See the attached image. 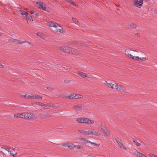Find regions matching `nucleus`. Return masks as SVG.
Here are the masks:
<instances>
[{
    "mask_svg": "<svg viewBox=\"0 0 157 157\" xmlns=\"http://www.w3.org/2000/svg\"><path fill=\"white\" fill-rule=\"evenodd\" d=\"M73 107L77 112H86L87 110L86 106L84 105H75L73 106Z\"/></svg>",
    "mask_w": 157,
    "mask_h": 157,
    "instance_id": "f257e3e1",
    "label": "nucleus"
},
{
    "mask_svg": "<svg viewBox=\"0 0 157 157\" xmlns=\"http://www.w3.org/2000/svg\"><path fill=\"white\" fill-rule=\"evenodd\" d=\"M113 89L116 90L117 91L122 92H127V90L125 87L122 85H118L116 83L114 84V86Z\"/></svg>",
    "mask_w": 157,
    "mask_h": 157,
    "instance_id": "f03ea898",
    "label": "nucleus"
},
{
    "mask_svg": "<svg viewBox=\"0 0 157 157\" xmlns=\"http://www.w3.org/2000/svg\"><path fill=\"white\" fill-rule=\"evenodd\" d=\"M25 117L26 119H33L34 120L36 118L37 116L36 114H33L31 113H24Z\"/></svg>",
    "mask_w": 157,
    "mask_h": 157,
    "instance_id": "7ed1b4c3",
    "label": "nucleus"
},
{
    "mask_svg": "<svg viewBox=\"0 0 157 157\" xmlns=\"http://www.w3.org/2000/svg\"><path fill=\"white\" fill-rule=\"evenodd\" d=\"M36 5L39 8L45 11H48V8L46 7V5L44 2L39 1L36 2Z\"/></svg>",
    "mask_w": 157,
    "mask_h": 157,
    "instance_id": "20e7f679",
    "label": "nucleus"
},
{
    "mask_svg": "<svg viewBox=\"0 0 157 157\" xmlns=\"http://www.w3.org/2000/svg\"><path fill=\"white\" fill-rule=\"evenodd\" d=\"M131 51H133L134 52H137L138 51L136 50H131L129 49H126L125 50V54L128 57L132 59H134L135 57V56H133L132 55H131L130 53V52Z\"/></svg>",
    "mask_w": 157,
    "mask_h": 157,
    "instance_id": "39448f33",
    "label": "nucleus"
},
{
    "mask_svg": "<svg viewBox=\"0 0 157 157\" xmlns=\"http://www.w3.org/2000/svg\"><path fill=\"white\" fill-rule=\"evenodd\" d=\"M100 127L101 128V130L105 135L107 136H108L109 135L110 133L109 130L106 128L104 124H101L100 125Z\"/></svg>",
    "mask_w": 157,
    "mask_h": 157,
    "instance_id": "423d86ee",
    "label": "nucleus"
},
{
    "mask_svg": "<svg viewBox=\"0 0 157 157\" xmlns=\"http://www.w3.org/2000/svg\"><path fill=\"white\" fill-rule=\"evenodd\" d=\"M83 123L88 125H90L93 124L94 121V120H91L89 118L84 117Z\"/></svg>",
    "mask_w": 157,
    "mask_h": 157,
    "instance_id": "0eeeda50",
    "label": "nucleus"
},
{
    "mask_svg": "<svg viewBox=\"0 0 157 157\" xmlns=\"http://www.w3.org/2000/svg\"><path fill=\"white\" fill-rule=\"evenodd\" d=\"M40 106L43 108H44L46 109H49L52 107H54V106L53 104L52 105L50 103L48 104H44L43 103H41V105Z\"/></svg>",
    "mask_w": 157,
    "mask_h": 157,
    "instance_id": "6e6552de",
    "label": "nucleus"
},
{
    "mask_svg": "<svg viewBox=\"0 0 157 157\" xmlns=\"http://www.w3.org/2000/svg\"><path fill=\"white\" fill-rule=\"evenodd\" d=\"M143 4V1L142 0H137L135 1L134 5L139 8H140Z\"/></svg>",
    "mask_w": 157,
    "mask_h": 157,
    "instance_id": "1a4fd4ad",
    "label": "nucleus"
},
{
    "mask_svg": "<svg viewBox=\"0 0 157 157\" xmlns=\"http://www.w3.org/2000/svg\"><path fill=\"white\" fill-rule=\"evenodd\" d=\"M56 31L57 32L62 33L65 32L63 30V28L58 24L57 26V29H56Z\"/></svg>",
    "mask_w": 157,
    "mask_h": 157,
    "instance_id": "9d476101",
    "label": "nucleus"
},
{
    "mask_svg": "<svg viewBox=\"0 0 157 157\" xmlns=\"http://www.w3.org/2000/svg\"><path fill=\"white\" fill-rule=\"evenodd\" d=\"M24 113H16L14 115V117H15L18 118H24L25 116Z\"/></svg>",
    "mask_w": 157,
    "mask_h": 157,
    "instance_id": "9b49d317",
    "label": "nucleus"
},
{
    "mask_svg": "<svg viewBox=\"0 0 157 157\" xmlns=\"http://www.w3.org/2000/svg\"><path fill=\"white\" fill-rule=\"evenodd\" d=\"M78 74L80 75L82 77L88 78H89L88 75L87 74L81 72H78L77 73Z\"/></svg>",
    "mask_w": 157,
    "mask_h": 157,
    "instance_id": "f8f14e48",
    "label": "nucleus"
},
{
    "mask_svg": "<svg viewBox=\"0 0 157 157\" xmlns=\"http://www.w3.org/2000/svg\"><path fill=\"white\" fill-rule=\"evenodd\" d=\"M1 148L2 149H4L5 150L7 151L8 152H10V153L11 152V148L10 147H7L6 146H2L1 147Z\"/></svg>",
    "mask_w": 157,
    "mask_h": 157,
    "instance_id": "ddd939ff",
    "label": "nucleus"
},
{
    "mask_svg": "<svg viewBox=\"0 0 157 157\" xmlns=\"http://www.w3.org/2000/svg\"><path fill=\"white\" fill-rule=\"evenodd\" d=\"M12 41L13 42H14L16 44H22L23 43H25L26 42V41H21L20 40H17L16 39H12V40H11V41Z\"/></svg>",
    "mask_w": 157,
    "mask_h": 157,
    "instance_id": "4468645a",
    "label": "nucleus"
},
{
    "mask_svg": "<svg viewBox=\"0 0 157 157\" xmlns=\"http://www.w3.org/2000/svg\"><path fill=\"white\" fill-rule=\"evenodd\" d=\"M104 84L109 87L113 89L114 84H113L111 83H109L107 81H105Z\"/></svg>",
    "mask_w": 157,
    "mask_h": 157,
    "instance_id": "2eb2a0df",
    "label": "nucleus"
},
{
    "mask_svg": "<svg viewBox=\"0 0 157 157\" xmlns=\"http://www.w3.org/2000/svg\"><path fill=\"white\" fill-rule=\"evenodd\" d=\"M132 140L135 144L137 146H140L141 145V141L139 140L138 141L135 139H133Z\"/></svg>",
    "mask_w": 157,
    "mask_h": 157,
    "instance_id": "dca6fc26",
    "label": "nucleus"
},
{
    "mask_svg": "<svg viewBox=\"0 0 157 157\" xmlns=\"http://www.w3.org/2000/svg\"><path fill=\"white\" fill-rule=\"evenodd\" d=\"M48 25L51 27H54L57 29V26L58 25V24L54 23V22H50L48 23Z\"/></svg>",
    "mask_w": 157,
    "mask_h": 157,
    "instance_id": "f3484780",
    "label": "nucleus"
},
{
    "mask_svg": "<svg viewBox=\"0 0 157 157\" xmlns=\"http://www.w3.org/2000/svg\"><path fill=\"white\" fill-rule=\"evenodd\" d=\"M65 52L66 53H69L71 54V53H73V52H71L72 48L69 47H65Z\"/></svg>",
    "mask_w": 157,
    "mask_h": 157,
    "instance_id": "a211bd4d",
    "label": "nucleus"
},
{
    "mask_svg": "<svg viewBox=\"0 0 157 157\" xmlns=\"http://www.w3.org/2000/svg\"><path fill=\"white\" fill-rule=\"evenodd\" d=\"M84 117H80L77 118L76 119V121L79 123L83 124L84 121Z\"/></svg>",
    "mask_w": 157,
    "mask_h": 157,
    "instance_id": "6ab92c4d",
    "label": "nucleus"
},
{
    "mask_svg": "<svg viewBox=\"0 0 157 157\" xmlns=\"http://www.w3.org/2000/svg\"><path fill=\"white\" fill-rule=\"evenodd\" d=\"M81 142L83 144H86L87 143H89V140L87 139L84 138H81L80 139Z\"/></svg>",
    "mask_w": 157,
    "mask_h": 157,
    "instance_id": "aec40b11",
    "label": "nucleus"
},
{
    "mask_svg": "<svg viewBox=\"0 0 157 157\" xmlns=\"http://www.w3.org/2000/svg\"><path fill=\"white\" fill-rule=\"evenodd\" d=\"M134 59L138 61H144L146 60V59L144 57L141 58L137 56H135Z\"/></svg>",
    "mask_w": 157,
    "mask_h": 157,
    "instance_id": "412c9836",
    "label": "nucleus"
},
{
    "mask_svg": "<svg viewBox=\"0 0 157 157\" xmlns=\"http://www.w3.org/2000/svg\"><path fill=\"white\" fill-rule=\"evenodd\" d=\"M68 144L67 147H68V148L71 149H72L73 148L75 147L76 145L73 144H72L71 143L69 142H68Z\"/></svg>",
    "mask_w": 157,
    "mask_h": 157,
    "instance_id": "4be33fe9",
    "label": "nucleus"
},
{
    "mask_svg": "<svg viewBox=\"0 0 157 157\" xmlns=\"http://www.w3.org/2000/svg\"><path fill=\"white\" fill-rule=\"evenodd\" d=\"M19 96L22 98H25L26 99H31V95H29L27 94L25 95H20Z\"/></svg>",
    "mask_w": 157,
    "mask_h": 157,
    "instance_id": "5701e85b",
    "label": "nucleus"
},
{
    "mask_svg": "<svg viewBox=\"0 0 157 157\" xmlns=\"http://www.w3.org/2000/svg\"><path fill=\"white\" fill-rule=\"evenodd\" d=\"M74 97H75V94H71L70 95H68L66 96L65 97L66 98H69V99H74Z\"/></svg>",
    "mask_w": 157,
    "mask_h": 157,
    "instance_id": "b1692460",
    "label": "nucleus"
},
{
    "mask_svg": "<svg viewBox=\"0 0 157 157\" xmlns=\"http://www.w3.org/2000/svg\"><path fill=\"white\" fill-rule=\"evenodd\" d=\"M93 135H94L95 136H98L101 135V134L99 130H96L95 131L94 130Z\"/></svg>",
    "mask_w": 157,
    "mask_h": 157,
    "instance_id": "393cba45",
    "label": "nucleus"
},
{
    "mask_svg": "<svg viewBox=\"0 0 157 157\" xmlns=\"http://www.w3.org/2000/svg\"><path fill=\"white\" fill-rule=\"evenodd\" d=\"M20 12L21 13L20 14L24 17H25H25L28 14L27 12L21 10H20Z\"/></svg>",
    "mask_w": 157,
    "mask_h": 157,
    "instance_id": "a878e982",
    "label": "nucleus"
},
{
    "mask_svg": "<svg viewBox=\"0 0 157 157\" xmlns=\"http://www.w3.org/2000/svg\"><path fill=\"white\" fill-rule=\"evenodd\" d=\"M82 98L83 96L81 95L75 94L74 99Z\"/></svg>",
    "mask_w": 157,
    "mask_h": 157,
    "instance_id": "bb28decb",
    "label": "nucleus"
},
{
    "mask_svg": "<svg viewBox=\"0 0 157 157\" xmlns=\"http://www.w3.org/2000/svg\"><path fill=\"white\" fill-rule=\"evenodd\" d=\"M75 147H76L77 149H82V150L85 149L84 147L83 146L80 145H76Z\"/></svg>",
    "mask_w": 157,
    "mask_h": 157,
    "instance_id": "cd10ccee",
    "label": "nucleus"
},
{
    "mask_svg": "<svg viewBox=\"0 0 157 157\" xmlns=\"http://www.w3.org/2000/svg\"><path fill=\"white\" fill-rule=\"evenodd\" d=\"M25 17H26V19H28V20H29V21H33V20L32 19V17L30 15H28L25 16Z\"/></svg>",
    "mask_w": 157,
    "mask_h": 157,
    "instance_id": "c85d7f7f",
    "label": "nucleus"
},
{
    "mask_svg": "<svg viewBox=\"0 0 157 157\" xmlns=\"http://www.w3.org/2000/svg\"><path fill=\"white\" fill-rule=\"evenodd\" d=\"M134 154L137 157H141L143 154L142 153L139 152H135Z\"/></svg>",
    "mask_w": 157,
    "mask_h": 157,
    "instance_id": "c756f323",
    "label": "nucleus"
},
{
    "mask_svg": "<svg viewBox=\"0 0 157 157\" xmlns=\"http://www.w3.org/2000/svg\"><path fill=\"white\" fill-rule=\"evenodd\" d=\"M72 19L75 23L77 24L78 25H79V21L78 20H77L76 19L73 17H72Z\"/></svg>",
    "mask_w": 157,
    "mask_h": 157,
    "instance_id": "7c9ffc66",
    "label": "nucleus"
},
{
    "mask_svg": "<svg viewBox=\"0 0 157 157\" xmlns=\"http://www.w3.org/2000/svg\"><path fill=\"white\" fill-rule=\"evenodd\" d=\"M36 35L42 38H44V34H43L42 33H36Z\"/></svg>",
    "mask_w": 157,
    "mask_h": 157,
    "instance_id": "2f4dec72",
    "label": "nucleus"
},
{
    "mask_svg": "<svg viewBox=\"0 0 157 157\" xmlns=\"http://www.w3.org/2000/svg\"><path fill=\"white\" fill-rule=\"evenodd\" d=\"M71 52H73V53H71V54H77L78 53V51L76 49L74 50L72 48L71 49Z\"/></svg>",
    "mask_w": 157,
    "mask_h": 157,
    "instance_id": "473e14b6",
    "label": "nucleus"
},
{
    "mask_svg": "<svg viewBox=\"0 0 157 157\" xmlns=\"http://www.w3.org/2000/svg\"><path fill=\"white\" fill-rule=\"evenodd\" d=\"M129 26L130 27L135 28L136 27V24H129Z\"/></svg>",
    "mask_w": 157,
    "mask_h": 157,
    "instance_id": "72a5a7b5",
    "label": "nucleus"
},
{
    "mask_svg": "<svg viewBox=\"0 0 157 157\" xmlns=\"http://www.w3.org/2000/svg\"><path fill=\"white\" fill-rule=\"evenodd\" d=\"M117 143L119 146L120 147L123 144L121 140H118L117 141Z\"/></svg>",
    "mask_w": 157,
    "mask_h": 157,
    "instance_id": "f704fd0d",
    "label": "nucleus"
},
{
    "mask_svg": "<svg viewBox=\"0 0 157 157\" xmlns=\"http://www.w3.org/2000/svg\"><path fill=\"white\" fill-rule=\"evenodd\" d=\"M38 98V95H32L31 99H37Z\"/></svg>",
    "mask_w": 157,
    "mask_h": 157,
    "instance_id": "c9c22d12",
    "label": "nucleus"
},
{
    "mask_svg": "<svg viewBox=\"0 0 157 157\" xmlns=\"http://www.w3.org/2000/svg\"><path fill=\"white\" fill-rule=\"evenodd\" d=\"M68 142L67 143H62L61 144V145L65 147H67L68 144Z\"/></svg>",
    "mask_w": 157,
    "mask_h": 157,
    "instance_id": "e433bc0d",
    "label": "nucleus"
},
{
    "mask_svg": "<svg viewBox=\"0 0 157 157\" xmlns=\"http://www.w3.org/2000/svg\"><path fill=\"white\" fill-rule=\"evenodd\" d=\"M65 47H60L59 49L61 51H62L63 52H65Z\"/></svg>",
    "mask_w": 157,
    "mask_h": 157,
    "instance_id": "4c0bfd02",
    "label": "nucleus"
},
{
    "mask_svg": "<svg viewBox=\"0 0 157 157\" xmlns=\"http://www.w3.org/2000/svg\"><path fill=\"white\" fill-rule=\"evenodd\" d=\"M94 130H93L92 131L89 130L88 131V133H89V135H92L94 134Z\"/></svg>",
    "mask_w": 157,
    "mask_h": 157,
    "instance_id": "58836bf2",
    "label": "nucleus"
},
{
    "mask_svg": "<svg viewBox=\"0 0 157 157\" xmlns=\"http://www.w3.org/2000/svg\"><path fill=\"white\" fill-rule=\"evenodd\" d=\"M89 143L91 144L92 145H94L95 146H99V144L98 145L97 144H96L95 143H93V142H91V141H89Z\"/></svg>",
    "mask_w": 157,
    "mask_h": 157,
    "instance_id": "ea45409f",
    "label": "nucleus"
},
{
    "mask_svg": "<svg viewBox=\"0 0 157 157\" xmlns=\"http://www.w3.org/2000/svg\"><path fill=\"white\" fill-rule=\"evenodd\" d=\"M120 147L123 150H124V151L126 150V147L124 146L123 144Z\"/></svg>",
    "mask_w": 157,
    "mask_h": 157,
    "instance_id": "a19ab883",
    "label": "nucleus"
},
{
    "mask_svg": "<svg viewBox=\"0 0 157 157\" xmlns=\"http://www.w3.org/2000/svg\"><path fill=\"white\" fill-rule=\"evenodd\" d=\"M51 115L50 113H47L44 115V117H51Z\"/></svg>",
    "mask_w": 157,
    "mask_h": 157,
    "instance_id": "79ce46f5",
    "label": "nucleus"
},
{
    "mask_svg": "<svg viewBox=\"0 0 157 157\" xmlns=\"http://www.w3.org/2000/svg\"><path fill=\"white\" fill-rule=\"evenodd\" d=\"M78 132L81 133L82 134L84 135V132H85V131H84L83 130H78Z\"/></svg>",
    "mask_w": 157,
    "mask_h": 157,
    "instance_id": "37998d69",
    "label": "nucleus"
},
{
    "mask_svg": "<svg viewBox=\"0 0 157 157\" xmlns=\"http://www.w3.org/2000/svg\"><path fill=\"white\" fill-rule=\"evenodd\" d=\"M149 155L151 157H157V156L151 153L149 154Z\"/></svg>",
    "mask_w": 157,
    "mask_h": 157,
    "instance_id": "c03bdc74",
    "label": "nucleus"
},
{
    "mask_svg": "<svg viewBox=\"0 0 157 157\" xmlns=\"http://www.w3.org/2000/svg\"><path fill=\"white\" fill-rule=\"evenodd\" d=\"M10 154L11 156H12L13 157H15L16 156V155H17V153H16L15 154H13V153H12L11 152L10 153Z\"/></svg>",
    "mask_w": 157,
    "mask_h": 157,
    "instance_id": "a18cd8bd",
    "label": "nucleus"
},
{
    "mask_svg": "<svg viewBox=\"0 0 157 157\" xmlns=\"http://www.w3.org/2000/svg\"><path fill=\"white\" fill-rule=\"evenodd\" d=\"M88 131H85L84 135L85 136H88L89 133H88Z\"/></svg>",
    "mask_w": 157,
    "mask_h": 157,
    "instance_id": "49530a36",
    "label": "nucleus"
},
{
    "mask_svg": "<svg viewBox=\"0 0 157 157\" xmlns=\"http://www.w3.org/2000/svg\"><path fill=\"white\" fill-rule=\"evenodd\" d=\"M71 4H72L73 6L77 7L78 6L74 2H73L71 3Z\"/></svg>",
    "mask_w": 157,
    "mask_h": 157,
    "instance_id": "de8ad7c7",
    "label": "nucleus"
},
{
    "mask_svg": "<svg viewBox=\"0 0 157 157\" xmlns=\"http://www.w3.org/2000/svg\"><path fill=\"white\" fill-rule=\"evenodd\" d=\"M66 1L68 3H71V4L73 2L71 0H66Z\"/></svg>",
    "mask_w": 157,
    "mask_h": 157,
    "instance_id": "09e8293b",
    "label": "nucleus"
},
{
    "mask_svg": "<svg viewBox=\"0 0 157 157\" xmlns=\"http://www.w3.org/2000/svg\"><path fill=\"white\" fill-rule=\"evenodd\" d=\"M35 104H36L37 105H39L40 106V105H41V103H40L38 102H36Z\"/></svg>",
    "mask_w": 157,
    "mask_h": 157,
    "instance_id": "8fccbe9b",
    "label": "nucleus"
},
{
    "mask_svg": "<svg viewBox=\"0 0 157 157\" xmlns=\"http://www.w3.org/2000/svg\"><path fill=\"white\" fill-rule=\"evenodd\" d=\"M31 14H33L34 13V12L33 11H31L29 12Z\"/></svg>",
    "mask_w": 157,
    "mask_h": 157,
    "instance_id": "3c124183",
    "label": "nucleus"
},
{
    "mask_svg": "<svg viewBox=\"0 0 157 157\" xmlns=\"http://www.w3.org/2000/svg\"><path fill=\"white\" fill-rule=\"evenodd\" d=\"M64 82H65L68 83H69V81L68 80H64Z\"/></svg>",
    "mask_w": 157,
    "mask_h": 157,
    "instance_id": "603ef678",
    "label": "nucleus"
},
{
    "mask_svg": "<svg viewBox=\"0 0 157 157\" xmlns=\"http://www.w3.org/2000/svg\"><path fill=\"white\" fill-rule=\"evenodd\" d=\"M154 12H155V14L157 15V10H155Z\"/></svg>",
    "mask_w": 157,
    "mask_h": 157,
    "instance_id": "864d4df0",
    "label": "nucleus"
},
{
    "mask_svg": "<svg viewBox=\"0 0 157 157\" xmlns=\"http://www.w3.org/2000/svg\"><path fill=\"white\" fill-rule=\"evenodd\" d=\"M42 97L38 96V98H39V99H42Z\"/></svg>",
    "mask_w": 157,
    "mask_h": 157,
    "instance_id": "5fc2aeb1",
    "label": "nucleus"
},
{
    "mask_svg": "<svg viewBox=\"0 0 157 157\" xmlns=\"http://www.w3.org/2000/svg\"><path fill=\"white\" fill-rule=\"evenodd\" d=\"M86 157H94V156L90 155H88Z\"/></svg>",
    "mask_w": 157,
    "mask_h": 157,
    "instance_id": "6e6d98bb",
    "label": "nucleus"
},
{
    "mask_svg": "<svg viewBox=\"0 0 157 157\" xmlns=\"http://www.w3.org/2000/svg\"><path fill=\"white\" fill-rule=\"evenodd\" d=\"M141 157H147L145 155H144V154H143V155H142Z\"/></svg>",
    "mask_w": 157,
    "mask_h": 157,
    "instance_id": "4d7b16f0",
    "label": "nucleus"
},
{
    "mask_svg": "<svg viewBox=\"0 0 157 157\" xmlns=\"http://www.w3.org/2000/svg\"><path fill=\"white\" fill-rule=\"evenodd\" d=\"M3 67V65L0 64V67Z\"/></svg>",
    "mask_w": 157,
    "mask_h": 157,
    "instance_id": "13d9d810",
    "label": "nucleus"
},
{
    "mask_svg": "<svg viewBox=\"0 0 157 157\" xmlns=\"http://www.w3.org/2000/svg\"><path fill=\"white\" fill-rule=\"evenodd\" d=\"M138 35V33H136V34H135V35Z\"/></svg>",
    "mask_w": 157,
    "mask_h": 157,
    "instance_id": "bf43d9fd",
    "label": "nucleus"
}]
</instances>
